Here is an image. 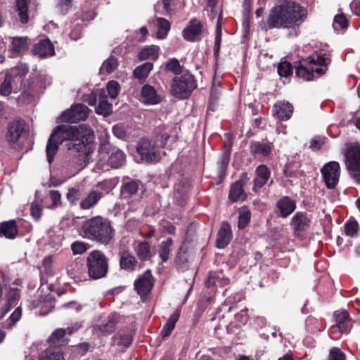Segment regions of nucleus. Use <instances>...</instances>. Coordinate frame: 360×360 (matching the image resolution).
<instances>
[{"instance_id": "nucleus-41", "label": "nucleus", "mask_w": 360, "mask_h": 360, "mask_svg": "<svg viewBox=\"0 0 360 360\" xmlns=\"http://www.w3.org/2000/svg\"><path fill=\"white\" fill-rule=\"evenodd\" d=\"M83 265L81 261L75 259L70 262L67 266V272L71 277H77L79 276L82 271Z\"/></svg>"}, {"instance_id": "nucleus-29", "label": "nucleus", "mask_w": 360, "mask_h": 360, "mask_svg": "<svg viewBox=\"0 0 360 360\" xmlns=\"http://www.w3.org/2000/svg\"><path fill=\"white\" fill-rule=\"evenodd\" d=\"M229 198L232 202L244 200L246 198V194L243 190V183L242 181L235 182L231 187Z\"/></svg>"}, {"instance_id": "nucleus-31", "label": "nucleus", "mask_w": 360, "mask_h": 360, "mask_svg": "<svg viewBox=\"0 0 360 360\" xmlns=\"http://www.w3.org/2000/svg\"><path fill=\"white\" fill-rule=\"evenodd\" d=\"M103 197V193L100 191H92L80 202V208L82 210H89L96 205Z\"/></svg>"}, {"instance_id": "nucleus-24", "label": "nucleus", "mask_w": 360, "mask_h": 360, "mask_svg": "<svg viewBox=\"0 0 360 360\" xmlns=\"http://www.w3.org/2000/svg\"><path fill=\"white\" fill-rule=\"evenodd\" d=\"M276 207L279 210L281 217L285 218L294 212L296 204L290 198L285 196L277 202Z\"/></svg>"}, {"instance_id": "nucleus-60", "label": "nucleus", "mask_w": 360, "mask_h": 360, "mask_svg": "<svg viewBox=\"0 0 360 360\" xmlns=\"http://www.w3.org/2000/svg\"><path fill=\"white\" fill-rule=\"evenodd\" d=\"M133 340V336L131 333L123 334L120 335L119 345H122L126 347L131 345Z\"/></svg>"}, {"instance_id": "nucleus-7", "label": "nucleus", "mask_w": 360, "mask_h": 360, "mask_svg": "<svg viewBox=\"0 0 360 360\" xmlns=\"http://www.w3.org/2000/svg\"><path fill=\"white\" fill-rule=\"evenodd\" d=\"M344 155L349 175L356 182L360 184V144H347Z\"/></svg>"}, {"instance_id": "nucleus-50", "label": "nucleus", "mask_w": 360, "mask_h": 360, "mask_svg": "<svg viewBox=\"0 0 360 360\" xmlns=\"http://www.w3.org/2000/svg\"><path fill=\"white\" fill-rule=\"evenodd\" d=\"M221 41V25L220 22V18H219L216 29V37L215 43L214 46V51L215 54H217L220 49V44Z\"/></svg>"}, {"instance_id": "nucleus-22", "label": "nucleus", "mask_w": 360, "mask_h": 360, "mask_svg": "<svg viewBox=\"0 0 360 360\" xmlns=\"http://www.w3.org/2000/svg\"><path fill=\"white\" fill-rule=\"evenodd\" d=\"M120 265L122 269L132 271L136 269L138 261L131 253L128 251H123L120 252Z\"/></svg>"}, {"instance_id": "nucleus-23", "label": "nucleus", "mask_w": 360, "mask_h": 360, "mask_svg": "<svg viewBox=\"0 0 360 360\" xmlns=\"http://www.w3.org/2000/svg\"><path fill=\"white\" fill-rule=\"evenodd\" d=\"M39 360H64L63 352L60 347L49 345L39 354Z\"/></svg>"}, {"instance_id": "nucleus-17", "label": "nucleus", "mask_w": 360, "mask_h": 360, "mask_svg": "<svg viewBox=\"0 0 360 360\" xmlns=\"http://www.w3.org/2000/svg\"><path fill=\"white\" fill-rule=\"evenodd\" d=\"M293 113V106L288 102H278L274 105L273 115L279 120H289Z\"/></svg>"}, {"instance_id": "nucleus-44", "label": "nucleus", "mask_w": 360, "mask_h": 360, "mask_svg": "<svg viewBox=\"0 0 360 360\" xmlns=\"http://www.w3.org/2000/svg\"><path fill=\"white\" fill-rule=\"evenodd\" d=\"M13 77L11 74H7L4 82L0 86V94L2 96H8L12 92L11 83Z\"/></svg>"}, {"instance_id": "nucleus-38", "label": "nucleus", "mask_w": 360, "mask_h": 360, "mask_svg": "<svg viewBox=\"0 0 360 360\" xmlns=\"http://www.w3.org/2000/svg\"><path fill=\"white\" fill-rule=\"evenodd\" d=\"M159 55V47L155 45L146 46L141 49L138 54L140 60H146L148 58L156 60Z\"/></svg>"}, {"instance_id": "nucleus-18", "label": "nucleus", "mask_w": 360, "mask_h": 360, "mask_svg": "<svg viewBox=\"0 0 360 360\" xmlns=\"http://www.w3.org/2000/svg\"><path fill=\"white\" fill-rule=\"evenodd\" d=\"M98 104L95 108V112L103 116H108L112 111V105L107 101V95L103 89H98Z\"/></svg>"}, {"instance_id": "nucleus-19", "label": "nucleus", "mask_w": 360, "mask_h": 360, "mask_svg": "<svg viewBox=\"0 0 360 360\" xmlns=\"http://www.w3.org/2000/svg\"><path fill=\"white\" fill-rule=\"evenodd\" d=\"M79 327V326H76L71 328H68L66 330L63 328H58L56 330L49 338V341L50 345L60 347L61 345H65L66 343L65 340L63 339L66 333L71 335L74 332L77 331Z\"/></svg>"}, {"instance_id": "nucleus-63", "label": "nucleus", "mask_w": 360, "mask_h": 360, "mask_svg": "<svg viewBox=\"0 0 360 360\" xmlns=\"http://www.w3.org/2000/svg\"><path fill=\"white\" fill-rule=\"evenodd\" d=\"M163 8L167 15H171L174 9V0H162Z\"/></svg>"}, {"instance_id": "nucleus-8", "label": "nucleus", "mask_w": 360, "mask_h": 360, "mask_svg": "<svg viewBox=\"0 0 360 360\" xmlns=\"http://www.w3.org/2000/svg\"><path fill=\"white\" fill-rule=\"evenodd\" d=\"M195 87L196 84L193 75L185 73L172 79L171 91L175 97L184 99L188 98Z\"/></svg>"}, {"instance_id": "nucleus-25", "label": "nucleus", "mask_w": 360, "mask_h": 360, "mask_svg": "<svg viewBox=\"0 0 360 360\" xmlns=\"http://www.w3.org/2000/svg\"><path fill=\"white\" fill-rule=\"evenodd\" d=\"M118 322V316L116 314H111L107 319L98 326L99 333L101 335H108L113 333L116 328Z\"/></svg>"}, {"instance_id": "nucleus-55", "label": "nucleus", "mask_w": 360, "mask_h": 360, "mask_svg": "<svg viewBox=\"0 0 360 360\" xmlns=\"http://www.w3.org/2000/svg\"><path fill=\"white\" fill-rule=\"evenodd\" d=\"M113 134L120 139H124L127 137L125 127L122 124H117L112 127Z\"/></svg>"}, {"instance_id": "nucleus-12", "label": "nucleus", "mask_w": 360, "mask_h": 360, "mask_svg": "<svg viewBox=\"0 0 360 360\" xmlns=\"http://www.w3.org/2000/svg\"><path fill=\"white\" fill-rule=\"evenodd\" d=\"M153 281L150 271H146L134 281V287L137 293L141 297L147 295L153 287Z\"/></svg>"}, {"instance_id": "nucleus-34", "label": "nucleus", "mask_w": 360, "mask_h": 360, "mask_svg": "<svg viewBox=\"0 0 360 360\" xmlns=\"http://www.w3.org/2000/svg\"><path fill=\"white\" fill-rule=\"evenodd\" d=\"M180 316V311L176 310L169 318L167 322L161 330V335L163 338H167L170 335L174 330L176 323Z\"/></svg>"}, {"instance_id": "nucleus-47", "label": "nucleus", "mask_w": 360, "mask_h": 360, "mask_svg": "<svg viewBox=\"0 0 360 360\" xmlns=\"http://www.w3.org/2000/svg\"><path fill=\"white\" fill-rule=\"evenodd\" d=\"M120 86L115 81H110L108 83L107 91L109 96L112 99H115L119 94Z\"/></svg>"}, {"instance_id": "nucleus-10", "label": "nucleus", "mask_w": 360, "mask_h": 360, "mask_svg": "<svg viewBox=\"0 0 360 360\" xmlns=\"http://www.w3.org/2000/svg\"><path fill=\"white\" fill-rule=\"evenodd\" d=\"M321 172L327 188H334L340 178V167L339 163L335 161L329 162L321 168Z\"/></svg>"}, {"instance_id": "nucleus-11", "label": "nucleus", "mask_w": 360, "mask_h": 360, "mask_svg": "<svg viewBox=\"0 0 360 360\" xmlns=\"http://www.w3.org/2000/svg\"><path fill=\"white\" fill-rule=\"evenodd\" d=\"M89 109L84 104L78 103L72 105L60 116L63 122H77L85 120L89 115Z\"/></svg>"}, {"instance_id": "nucleus-3", "label": "nucleus", "mask_w": 360, "mask_h": 360, "mask_svg": "<svg viewBox=\"0 0 360 360\" xmlns=\"http://www.w3.org/2000/svg\"><path fill=\"white\" fill-rule=\"evenodd\" d=\"M82 231L84 238L104 245L110 244L115 233L110 221L101 216L86 221Z\"/></svg>"}, {"instance_id": "nucleus-4", "label": "nucleus", "mask_w": 360, "mask_h": 360, "mask_svg": "<svg viewBox=\"0 0 360 360\" xmlns=\"http://www.w3.org/2000/svg\"><path fill=\"white\" fill-rule=\"evenodd\" d=\"M331 62L329 53L320 51L307 58L302 59L296 67L295 73L299 77L310 81L323 75L327 70V66Z\"/></svg>"}, {"instance_id": "nucleus-57", "label": "nucleus", "mask_w": 360, "mask_h": 360, "mask_svg": "<svg viewBox=\"0 0 360 360\" xmlns=\"http://www.w3.org/2000/svg\"><path fill=\"white\" fill-rule=\"evenodd\" d=\"M358 224L355 221H349L345 225V233L349 236H354L357 231Z\"/></svg>"}, {"instance_id": "nucleus-32", "label": "nucleus", "mask_w": 360, "mask_h": 360, "mask_svg": "<svg viewBox=\"0 0 360 360\" xmlns=\"http://www.w3.org/2000/svg\"><path fill=\"white\" fill-rule=\"evenodd\" d=\"M139 190V184L137 181L129 180L124 182L122 185L120 193L123 198L127 199L135 195Z\"/></svg>"}, {"instance_id": "nucleus-35", "label": "nucleus", "mask_w": 360, "mask_h": 360, "mask_svg": "<svg viewBox=\"0 0 360 360\" xmlns=\"http://www.w3.org/2000/svg\"><path fill=\"white\" fill-rule=\"evenodd\" d=\"M28 49L27 37H13L10 51L13 54H20Z\"/></svg>"}, {"instance_id": "nucleus-27", "label": "nucleus", "mask_w": 360, "mask_h": 360, "mask_svg": "<svg viewBox=\"0 0 360 360\" xmlns=\"http://www.w3.org/2000/svg\"><path fill=\"white\" fill-rule=\"evenodd\" d=\"M256 177L254 180L255 186L254 189H259L262 188L269 179L270 176V172L269 169L265 165H259L257 167L255 171Z\"/></svg>"}, {"instance_id": "nucleus-13", "label": "nucleus", "mask_w": 360, "mask_h": 360, "mask_svg": "<svg viewBox=\"0 0 360 360\" xmlns=\"http://www.w3.org/2000/svg\"><path fill=\"white\" fill-rule=\"evenodd\" d=\"M311 222V219L306 212H297L292 217L290 224L292 228L294 234L299 236L309 228Z\"/></svg>"}, {"instance_id": "nucleus-48", "label": "nucleus", "mask_w": 360, "mask_h": 360, "mask_svg": "<svg viewBox=\"0 0 360 360\" xmlns=\"http://www.w3.org/2000/svg\"><path fill=\"white\" fill-rule=\"evenodd\" d=\"M278 73L281 77H288L292 73V68L289 62L285 61L279 64Z\"/></svg>"}, {"instance_id": "nucleus-56", "label": "nucleus", "mask_w": 360, "mask_h": 360, "mask_svg": "<svg viewBox=\"0 0 360 360\" xmlns=\"http://www.w3.org/2000/svg\"><path fill=\"white\" fill-rule=\"evenodd\" d=\"M328 360H345V354L338 347L330 350Z\"/></svg>"}, {"instance_id": "nucleus-6", "label": "nucleus", "mask_w": 360, "mask_h": 360, "mask_svg": "<svg viewBox=\"0 0 360 360\" xmlns=\"http://www.w3.org/2000/svg\"><path fill=\"white\" fill-rule=\"evenodd\" d=\"M86 265L88 274L93 279L103 278L108 271V259L100 250H94L88 255Z\"/></svg>"}, {"instance_id": "nucleus-49", "label": "nucleus", "mask_w": 360, "mask_h": 360, "mask_svg": "<svg viewBox=\"0 0 360 360\" xmlns=\"http://www.w3.org/2000/svg\"><path fill=\"white\" fill-rule=\"evenodd\" d=\"M49 196L52 202L51 205L48 207L49 209H55L61 204V194L58 191H50Z\"/></svg>"}, {"instance_id": "nucleus-46", "label": "nucleus", "mask_w": 360, "mask_h": 360, "mask_svg": "<svg viewBox=\"0 0 360 360\" xmlns=\"http://www.w3.org/2000/svg\"><path fill=\"white\" fill-rule=\"evenodd\" d=\"M165 70L169 72H172L174 75H178L182 72V67L179 61L174 58L169 60L165 65Z\"/></svg>"}, {"instance_id": "nucleus-58", "label": "nucleus", "mask_w": 360, "mask_h": 360, "mask_svg": "<svg viewBox=\"0 0 360 360\" xmlns=\"http://www.w3.org/2000/svg\"><path fill=\"white\" fill-rule=\"evenodd\" d=\"M335 25H339L340 28L345 29L348 26V21L344 14H338L334 18L333 26L336 29Z\"/></svg>"}, {"instance_id": "nucleus-59", "label": "nucleus", "mask_w": 360, "mask_h": 360, "mask_svg": "<svg viewBox=\"0 0 360 360\" xmlns=\"http://www.w3.org/2000/svg\"><path fill=\"white\" fill-rule=\"evenodd\" d=\"M30 210L31 214L34 219H39L40 218L42 207L39 203L37 202H33L32 203Z\"/></svg>"}, {"instance_id": "nucleus-40", "label": "nucleus", "mask_w": 360, "mask_h": 360, "mask_svg": "<svg viewBox=\"0 0 360 360\" xmlns=\"http://www.w3.org/2000/svg\"><path fill=\"white\" fill-rule=\"evenodd\" d=\"M156 20L158 22L157 37L163 39L170 30V23L167 20L162 18H157Z\"/></svg>"}, {"instance_id": "nucleus-9", "label": "nucleus", "mask_w": 360, "mask_h": 360, "mask_svg": "<svg viewBox=\"0 0 360 360\" xmlns=\"http://www.w3.org/2000/svg\"><path fill=\"white\" fill-rule=\"evenodd\" d=\"M136 151L142 160L148 162H158L161 158L158 143H153L147 139H141L136 147Z\"/></svg>"}, {"instance_id": "nucleus-54", "label": "nucleus", "mask_w": 360, "mask_h": 360, "mask_svg": "<svg viewBox=\"0 0 360 360\" xmlns=\"http://www.w3.org/2000/svg\"><path fill=\"white\" fill-rule=\"evenodd\" d=\"M22 316V310L20 307H17L10 316V322L5 325L7 328H11L17 321H18Z\"/></svg>"}, {"instance_id": "nucleus-39", "label": "nucleus", "mask_w": 360, "mask_h": 360, "mask_svg": "<svg viewBox=\"0 0 360 360\" xmlns=\"http://www.w3.org/2000/svg\"><path fill=\"white\" fill-rule=\"evenodd\" d=\"M271 143L255 142L251 145V152L253 153L260 154L264 156L269 155L271 152Z\"/></svg>"}, {"instance_id": "nucleus-43", "label": "nucleus", "mask_w": 360, "mask_h": 360, "mask_svg": "<svg viewBox=\"0 0 360 360\" xmlns=\"http://www.w3.org/2000/svg\"><path fill=\"white\" fill-rule=\"evenodd\" d=\"M250 211L247 207H242L238 217V226L239 229H244L250 220Z\"/></svg>"}, {"instance_id": "nucleus-45", "label": "nucleus", "mask_w": 360, "mask_h": 360, "mask_svg": "<svg viewBox=\"0 0 360 360\" xmlns=\"http://www.w3.org/2000/svg\"><path fill=\"white\" fill-rule=\"evenodd\" d=\"M231 146L230 143L225 145L226 150L222 155L220 162V176L225 175V170L229 162Z\"/></svg>"}, {"instance_id": "nucleus-2", "label": "nucleus", "mask_w": 360, "mask_h": 360, "mask_svg": "<svg viewBox=\"0 0 360 360\" xmlns=\"http://www.w3.org/2000/svg\"><path fill=\"white\" fill-rule=\"evenodd\" d=\"M307 18V9L292 0H279L271 9L266 22L270 29H284L297 36Z\"/></svg>"}, {"instance_id": "nucleus-53", "label": "nucleus", "mask_w": 360, "mask_h": 360, "mask_svg": "<svg viewBox=\"0 0 360 360\" xmlns=\"http://www.w3.org/2000/svg\"><path fill=\"white\" fill-rule=\"evenodd\" d=\"M29 71V68L26 64H20L15 67L13 70L12 77L14 76L15 77L21 78L25 76Z\"/></svg>"}, {"instance_id": "nucleus-61", "label": "nucleus", "mask_w": 360, "mask_h": 360, "mask_svg": "<svg viewBox=\"0 0 360 360\" xmlns=\"http://www.w3.org/2000/svg\"><path fill=\"white\" fill-rule=\"evenodd\" d=\"M236 319L238 322V326L245 325L248 321V317L246 310H242L240 313L236 315Z\"/></svg>"}, {"instance_id": "nucleus-62", "label": "nucleus", "mask_w": 360, "mask_h": 360, "mask_svg": "<svg viewBox=\"0 0 360 360\" xmlns=\"http://www.w3.org/2000/svg\"><path fill=\"white\" fill-rule=\"evenodd\" d=\"M58 6L61 13L65 15L71 6V0H60Z\"/></svg>"}, {"instance_id": "nucleus-5", "label": "nucleus", "mask_w": 360, "mask_h": 360, "mask_svg": "<svg viewBox=\"0 0 360 360\" xmlns=\"http://www.w3.org/2000/svg\"><path fill=\"white\" fill-rule=\"evenodd\" d=\"M98 153V165L100 169H118L125 164V153L108 141L101 143Z\"/></svg>"}, {"instance_id": "nucleus-15", "label": "nucleus", "mask_w": 360, "mask_h": 360, "mask_svg": "<svg viewBox=\"0 0 360 360\" xmlns=\"http://www.w3.org/2000/svg\"><path fill=\"white\" fill-rule=\"evenodd\" d=\"M25 124L22 121H13L8 127L6 139L8 142L15 143L25 134Z\"/></svg>"}, {"instance_id": "nucleus-42", "label": "nucleus", "mask_w": 360, "mask_h": 360, "mask_svg": "<svg viewBox=\"0 0 360 360\" xmlns=\"http://www.w3.org/2000/svg\"><path fill=\"white\" fill-rule=\"evenodd\" d=\"M117 60L114 57H110L103 63L100 70L101 72L110 74L114 72L117 69Z\"/></svg>"}, {"instance_id": "nucleus-36", "label": "nucleus", "mask_w": 360, "mask_h": 360, "mask_svg": "<svg viewBox=\"0 0 360 360\" xmlns=\"http://www.w3.org/2000/svg\"><path fill=\"white\" fill-rule=\"evenodd\" d=\"M135 252L138 258L142 262L149 260L151 258L150 247L148 242H140L135 248Z\"/></svg>"}, {"instance_id": "nucleus-14", "label": "nucleus", "mask_w": 360, "mask_h": 360, "mask_svg": "<svg viewBox=\"0 0 360 360\" xmlns=\"http://www.w3.org/2000/svg\"><path fill=\"white\" fill-rule=\"evenodd\" d=\"M334 319L335 325L331 327V333L339 331L342 333H347L352 328V323L349 319V313L341 309L334 312Z\"/></svg>"}, {"instance_id": "nucleus-21", "label": "nucleus", "mask_w": 360, "mask_h": 360, "mask_svg": "<svg viewBox=\"0 0 360 360\" xmlns=\"http://www.w3.org/2000/svg\"><path fill=\"white\" fill-rule=\"evenodd\" d=\"M33 52L40 58L52 56L55 53L53 45L49 39H43L36 44Z\"/></svg>"}, {"instance_id": "nucleus-64", "label": "nucleus", "mask_w": 360, "mask_h": 360, "mask_svg": "<svg viewBox=\"0 0 360 360\" xmlns=\"http://www.w3.org/2000/svg\"><path fill=\"white\" fill-rule=\"evenodd\" d=\"M350 7L356 15L360 16V0H354L350 4Z\"/></svg>"}, {"instance_id": "nucleus-37", "label": "nucleus", "mask_w": 360, "mask_h": 360, "mask_svg": "<svg viewBox=\"0 0 360 360\" xmlns=\"http://www.w3.org/2000/svg\"><path fill=\"white\" fill-rule=\"evenodd\" d=\"M172 244V238H167L165 240L162 241L158 245V253L162 262H167L169 259Z\"/></svg>"}, {"instance_id": "nucleus-20", "label": "nucleus", "mask_w": 360, "mask_h": 360, "mask_svg": "<svg viewBox=\"0 0 360 360\" xmlns=\"http://www.w3.org/2000/svg\"><path fill=\"white\" fill-rule=\"evenodd\" d=\"M232 238V231L229 223L224 221L218 232L217 238V247L224 248L227 246Z\"/></svg>"}, {"instance_id": "nucleus-30", "label": "nucleus", "mask_w": 360, "mask_h": 360, "mask_svg": "<svg viewBox=\"0 0 360 360\" xmlns=\"http://www.w3.org/2000/svg\"><path fill=\"white\" fill-rule=\"evenodd\" d=\"M18 234L16 222L14 220L0 224V237L13 239Z\"/></svg>"}, {"instance_id": "nucleus-16", "label": "nucleus", "mask_w": 360, "mask_h": 360, "mask_svg": "<svg viewBox=\"0 0 360 360\" xmlns=\"http://www.w3.org/2000/svg\"><path fill=\"white\" fill-rule=\"evenodd\" d=\"M202 24L196 19L191 20L183 31V37L186 41H193L200 38L202 33Z\"/></svg>"}, {"instance_id": "nucleus-51", "label": "nucleus", "mask_w": 360, "mask_h": 360, "mask_svg": "<svg viewBox=\"0 0 360 360\" xmlns=\"http://www.w3.org/2000/svg\"><path fill=\"white\" fill-rule=\"evenodd\" d=\"M71 250L74 255H82L87 250L86 244L82 241H75L71 244Z\"/></svg>"}, {"instance_id": "nucleus-52", "label": "nucleus", "mask_w": 360, "mask_h": 360, "mask_svg": "<svg viewBox=\"0 0 360 360\" xmlns=\"http://www.w3.org/2000/svg\"><path fill=\"white\" fill-rule=\"evenodd\" d=\"M66 197L70 203L75 204L81 198L82 193L79 189L72 188L69 189Z\"/></svg>"}, {"instance_id": "nucleus-33", "label": "nucleus", "mask_w": 360, "mask_h": 360, "mask_svg": "<svg viewBox=\"0 0 360 360\" xmlns=\"http://www.w3.org/2000/svg\"><path fill=\"white\" fill-rule=\"evenodd\" d=\"M153 65L150 62L140 65L134 70V76L141 82H144L149 73L153 70Z\"/></svg>"}, {"instance_id": "nucleus-26", "label": "nucleus", "mask_w": 360, "mask_h": 360, "mask_svg": "<svg viewBox=\"0 0 360 360\" xmlns=\"http://www.w3.org/2000/svg\"><path fill=\"white\" fill-rule=\"evenodd\" d=\"M29 3L30 0H15V12L22 24L27 23L29 20Z\"/></svg>"}, {"instance_id": "nucleus-28", "label": "nucleus", "mask_w": 360, "mask_h": 360, "mask_svg": "<svg viewBox=\"0 0 360 360\" xmlns=\"http://www.w3.org/2000/svg\"><path fill=\"white\" fill-rule=\"evenodd\" d=\"M143 101L146 104L155 105L160 102V97L158 96L155 89L150 85H144L141 90Z\"/></svg>"}, {"instance_id": "nucleus-1", "label": "nucleus", "mask_w": 360, "mask_h": 360, "mask_svg": "<svg viewBox=\"0 0 360 360\" xmlns=\"http://www.w3.org/2000/svg\"><path fill=\"white\" fill-rule=\"evenodd\" d=\"M93 136L94 130L86 124L75 126L69 124L57 126L51 133L46 147L49 163H52L58 150L59 145L65 141H70L66 146L72 155L75 156L79 161L85 160L89 153L86 143Z\"/></svg>"}]
</instances>
